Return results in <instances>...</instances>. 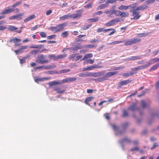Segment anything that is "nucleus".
Masks as SVG:
<instances>
[{"label":"nucleus","instance_id":"obj_22","mask_svg":"<svg viewBox=\"0 0 159 159\" xmlns=\"http://www.w3.org/2000/svg\"><path fill=\"white\" fill-rule=\"evenodd\" d=\"M141 58V56H132L129 58H127L128 61H133L140 59Z\"/></svg>","mask_w":159,"mask_h":159},{"label":"nucleus","instance_id":"obj_1","mask_svg":"<svg viewBox=\"0 0 159 159\" xmlns=\"http://www.w3.org/2000/svg\"><path fill=\"white\" fill-rule=\"evenodd\" d=\"M35 61L37 63L40 64L47 63L49 62V60L46 59L45 56L42 54L38 55Z\"/></svg>","mask_w":159,"mask_h":159},{"label":"nucleus","instance_id":"obj_20","mask_svg":"<svg viewBox=\"0 0 159 159\" xmlns=\"http://www.w3.org/2000/svg\"><path fill=\"white\" fill-rule=\"evenodd\" d=\"M118 8L119 10L121 11L126 10L129 9L128 6H126L125 5H121L120 6L118 7Z\"/></svg>","mask_w":159,"mask_h":159},{"label":"nucleus","instance_id":"obj_51","mask_svg":"<svg viewBox=\"0 0 159 159\" xmlns=\"http://www.w3.org/2000/svg\"><path fill=\"white\" fill-rule=\"evenodd\" d=\"M155 1V0H147L145 2L146 4H149L153 3Z\"/></svg>","mask_w":159,"mask_h":159},{"label":"nucleus","instance_id":"obj_15","mask_svg":"<svg viewBox=\"0 0 159 159\" xmlns=\"http://www.w3.org/2000/svg\"><path fill=\"white\" fill-rule=\"evenodd\" d=\"M70 18H71V14H69L64 15L63 16L60 17H59L60 20H62L68 19Z\"/></svg>","mask_w":159,"mask_h":159},{"label":"nucleus","instance_id":"obj_24","mask_svg":"<svg viewBox=\"0 0 159 159\" xmlns=\"http://www.w3.org/2000/svg\"><path fill=\"white\" fill-rule=\"evenodd\" d=\"M94 98V97H89L87 98H86L84 101L85 103L89 106H90L89 104V102H90L92 99Z\"/></svg>","mask_w":159,"mask_h":159},{"label":"nucleus","instance_id":"obj_57","mask_svg":"<svg viewBox=\"0 0 159 159\" xmlns=\"http://www.w3.org/2000/svg\"><path fill=\"white\" fill-rule=\"evenodd\" d=\"M40 35L42 38H45L46 36V34L43 32H40Z\"/></svg>","mask_w":159,"mask_h":159},{"label":"nucleus","instance_id":"obj_64","mask_svg":"<svg viewBox=\"0 0 159 159\" xmlns=\"http://www.w3.org/2000/svg\"><path fill=\"white\" fill-rule=\"evenodd\" d=\"M112 127L113 129L115 130H117L118 129V127L116 125H112Z\"/></svg>","mask_w":159,"mask_h":159},{"label":"nucleus","instance_id":"obj_28","mask_svg":"<svg viewBox=\"0 0 159 159\" xmlns=\"http://www.w3.org/2000/svg\"><path fill=\"white\" fill-rule=\"evenodd\" d=\"M69 31H65L61 33V36L63 38H66L68 37V36L69 35Z\"/></svg>","mask_w":159,"mask_h":159},{"label":"nucleus","instance_id":"obj_8","mask_svg":"<svg viewBox=\"0 0 159 159\" xmlns=\"http://www.w3.org/2000/svg\"><path fill=\"white\" fill-rule=\"evenodd\" d=\"M53 90L56 91L57 93L60 94H62L65 92V90L64 89L58 86L54 87Z\"/></svg>","mask_w":159,"mask_h":159},{"label":"nucleus","instance_id":"obj_12","mask_svg":"<svg viewBox=\"0 0 159 159\" xmlns=\"http://www.w3.org/2000/svg\"><path fill=\"white\" fill-rule=\"evenodd\" d=\"M71 18L75 19L80 17L81 16V13L80 10H78L76 11V13L71 14Z\"/></svg>","mask_w":159,"mask_h":159},{"label":"nucleus","instance_id":"obj_49","mask_svg":"<svg viewBox=\"0 0 159 159\" xmlns=\"http://www.w3.org/2000/svg\"><path fill=\"white\" fill-rule=\"evenodd\" d=\"M141 104L142 107L143 108H145L146 107V103L145 101L143 100H142L141 101Z\"/></svg>","mask_w":159,"mask_h":159},{"label":"nucleus","instance_id":"obj_34","mask_svg":"<svg viewBox=\"0 0 159 159\" xmlns=\"http://www.w3.org/2000/svg\"><path fill=\"white\" fill-rule=\"evenodd\" d=\"M124 42L125 41H114L113 42H110L109 44L110 45L116 44L121 43H122Z\"/></svg>","mask_w":159,"mask_h":159},{"label":"nucleus","instance_id":"obj_40","mask_svg":"<svg viewBox=\"0 0 159 159\" xmlns=\"http://www.w3.org/2000/svg\"><path fill=\"white\" fill-rule=\"evenodd\" d=\"M39 50H33L30 52V54L32 55H35L38 53Z\"/></svg>","mask_w":159,"mask_h":159},{"label":"nucleus","instance_id":"obj_47","mask_svg":"<svg viewBox=\"0 0 159 159\" xmlns=\"http://www.w3.org/2000/svg\"><path fill=\"white\" fill-rule=\"evenodd\" d=\"M92 6V4L91 3H89L88 4L85 5L84 7L85 8L89 9L91 8Z\"/></svg>","mask_w":159,"mask_h":159},{"label":"nucleus","instance_id":"obj_42","mask_svg":"<svg viewBox=\"0 0 159 159\" xmlns=\"http://www.w3.org/2000/svg\"><path fill=\"white\" fill-rule=\"evenodd\" d=\"M89 72L86 74L83 73H81L79 74V76L80 77H87L89 76Z\"/></svg>","mask_w":159,"mask_h":159},{"label":"nucleus","instance_id":"obj_32","mask_svg":"<svg viewBox=\"0 0 159 159\" xmlns=\"http://www.w3.org/2000/svg\"><path fill=\"white\" fill-rule=\"evenodd\" d=\"M92 26L91 24H89L87 25L84 26V27H81L80 28V30L82 31H84L86 30L89 28L90 27Z\"/></svg>","mask_w":159,"mask_h":159},{"label":"nucleus","instance_id":"obj_56","mask_svg":"<svg viewBox=\"0 0 159 159\" xmlns=\"http://www.w3.org/2000/svg\"><path fill=\"white\" fill-rule=\"evenodd\" d=\"M102 13V12L101 11H99L96 12H95L93 14L94 16L97 15H100Z\"/></svg>","mask_w":159,"mask_h":159},{"label":"nucleus","instance_id":"obj_33","mask_svg":"<svg viewBox=\"0 0 159 159\" xmlns=\"http://www.w3.org/2000/svg\"><path fill=\"white\" fill-rule=\"evenodd\" d=\"M133 44L132 39H129L125 41L124 43L125 46H128Z\"/></svg>","mask_w":159,"mask_h":159},{"label":"nucleus","instance_id":"obj_52","mask_svg":"<svg viewBox=\"0 0 159 159\" xmlns=\"http://www.w3.org/2000/svg\"><path fill=\"white\" fill-rule=\"evenodd\" d=\"M94 80L96 82H101L103 81L102 77H99L96 79H94Z\"/></svg>","mask_w":159,"mask_h":159},{"label":"nucleus","instance_id":"obj_38","mask_svg":"<svg viewBox=\"0 0 159 159\" xmlns=\"http://www.w3.org/2000/svg\"><path fill=\"white\" fill-rule=\"evenodd\" d=\"M99 20V18L96 17L95 18L93 19H89V21L91 22H95L98 21Z\"/></svg>","mask_w":159,"mask_h":159},{"label":"nucleus","instance_id":"obj_55","mask_svg":"<svg viewBox=\"0 0 159 159\" xmlns=\"http://www.w3.org/2000/svg\"><path fill=\"white\" fill-rule=\"evenodd\" d=\"M123 114L122 116L123 117L127 116L128 115V112L126 110L123 111Z\"/></svg>","mask_w":159,"mask_h":159},{"label":"nucleus","instance_id":"obj_48","mask_svg":"<svg viewBox=\"0 0 159 159\" xmlns=\"http://www.w3.org/2000/svg\"><path fill=\"white\" fill-rule=\"evenodd\" d=\"M66 56L67 55L66 54H62L58 55L57 56L58 60L59 59L63 58L66 57Z\"/></svg>","mask_w":159,"mask_h":159},{"label":"nucleus","instance_id":"obj_53","mask_svg":"<svg viewBox=\"0 0 159 159\" xmlns=\"http://www.w3.org/2000/svg\"><path fill=\"white\" fill-rule=\"evenodd\" d=\"M154 63V62L153 60V59H152L148 61L147 64L145 65H148V66H147V67H149L151 64H152Z\"/></svg>","mask_w":159,"mask_h":159},{"label":"nucleus","instance_id":"obj_23","mask_svg":"<svg viewBox=\"0 0 159 159\" xmlns=\"http://www.w3.org/2000/svg\"><path fill=\"white\" fill-rule=\"evenodd\" d=\"M35 17V16L34 15H32L25 19L24 20L25 22H28L30 20L34 19Z\"/></svg>","mask_w":159,"mask_h":159},{"label":"nucleus","instance_id":"obj_26","mask_svg":"<svg viewBox=\"0 0 159 159\" xmlns=\"http://www.w3.org/2000/svg\"><path fill=\"white\" fill-rule=\"evenodd\" d=\"M48 57L51 60H52L54 61L58 60L57 56H56L54 54L49 55L48 56Z\"/></svg>","mask_w":159,"mask_h":159},{"label":"nucleus","instance_id":"obj_45","mask_svg":"<svg viewBox=\"0 0 159 159\" xmlns=\"http://www.w3.org/2000/svg\"><path fill=\"white\" fill-rule=\"evenodd\" d=\"M96 46L94 45H89V44L84 46V47L85 48H96Z\"/></svg>","mask_w":159,"mask_h":159},{"label":"nucleus","instance_id":"obj_36","mask_svg":"<svg viewBox=\"0 0 159 159\" xmlns=\"http://www.w3.org/2000/svg\"><path fill=\"white\" fill-rule=\"evenodd\" d=\"M20 41H21V39H17L16 38L12 39L10 40V42H13L15 43H16L17 42H19Z\"/></svg>","mask_w":159,"mask_h":159},{"label":"nucleus","instance_id":"obj_6","mask_svg":"<svg viewBox=\"0 0 159 159\" xmlns=\"http://www.w3.org/2000/svg\"><path fill=\"white\" fill-rule=\"evenodd\" d=\"M66 25L65 23H63L56 26L57 31V32L62 31L64 29V27Z\"/></svg>","mask_w":159,"mask_h":159},{"label":"nucleus","instance_id":"obj_27","mask_svg":"<svg viewBox=\"0 0 159 159\" xmlns=\"http://www.w3.org/2000/svg\"><path fill=\"white\" fill-rule=\"evenodd\" d=\"M129 13L127 11H123L121 12L120 14V16L122 17H126L129 16Z\"/></svg>","mask_w":159,"mask_h":159},{"label":"nucleus","instance_id":"obj_21","mask_svg":"<svg viewBox=\"0 0 159 159\" xmlns=\"http://www.w3.org/2000/svg\"><path fill=\"white\" fill-rule=\"evenodd\" d=\"M108 6V4L107 3V2L106 1L105 3L102 4L98 6L97 8V10H99L101 9H104L107 7Z\"/></svg>","mask_w":159,"mask_h":159},{"label":"nucleus","instance_id":"obj_46","mask_svg":"<svg viewBox=\"0 0 159 159\" xmlns=\"http://www.w3.org/2000/svg\"><path fill=\"white\" fill-rule=\"evenodd\" d=\"M70 71V70L69 69H64V70H60L59 71V73H66Z\"/></svg>","mask_w":159,"mask_h":159},{"label":"nucleus","instance_id":"obj_18","mask_svg":"<svg viewBox=\"0 0 159 159\" xmlns=\"http://www.w3.org/2000/svg\"><path fill=\"white\" fill-rule=\"evenodd\" d=\"M138 109V108L137 104L136 103L133 104L132 105L129 107L128 108V110L131 111H134L137 110Z\"/></svg>","mask_w":159,"mask_h":159},{"label":"nucleus","instance_id":"obj_4","mask_svg":"<svg viewBox=\"0 0 159 159\" xmlns=\"http://www.w3.org/2000/svg\"><path fill=\"white\" fill-rule=\"evenodd\" d=\"M105 72V71H102L98 72H94L93 73H91L89 72V76H93L94 77H96L100 76L101 75H103Z\"/></svg>","mask_w":159,"mask_h":159},{"label":"nucleus","instance_id":"obj_13","mask_svg":"<svg viewBox=\"0 0 159 159\" xmlns=\"http://www.w3.org/2000/svg\"><path fill=\"white\" fill-rule=\"evenodd\" d=\"M15 10L13 9L10 8L9 9H6L4 10L0 13L1 15L9 14L11 13L14 11Z\"/></svg>","mask_w":159,"mask_h":159},{"label":"nucleus","instance_id":"obj_63","mask_svg":"<svg viewBox=\"0 0 159 159\" xmlns=\"http://www.w3.org/2000/svg\"><path fill=\"white\" fill-rule=\"evenodd\" d=\"M112 30H111L112 31H111L110 34H108V35H111L113 34H114L115 33V32H116V30L114 29L111 28Z\"/></svg>","mask_w":159,"mask_h":159},{"label":"nucleus","instance_id":"obj_30","mask_svg":"<svg viewBox=\"0 0 159 159\" xmlns=\"http://www.w3.org/2000/svg\"><path fill=\"white\" fill-rule=\"evenodd\" d=\"M28 46H21L20 47L19 49L20 51V52H24V50L28 48Z\"/></svg>","mask_w":159,"mask_h":159},{"label":"nucleus","instance_id":"obj_60","mask_svg":"<svg viewBox=\"0 0 159 159\" xmlns=\"http://www.w3.org/2000/svg\"><path fill=\"white\" fill-rule=\"evenodd\" d=\"M111 12L112 10L110 9L106 11L105 12H104V13L107 14H109L110 15H111Z\"/></svg>","mask_w":159,"mask_h":159},{"label":"nucleus","instance_id":"obj_50","mask_svg":"<svg viewBox=\"0 0 159 159\" xmlns=\"http://www.w3.org/2000/svg\"><path fill=\"white\" fill-rule=\"evenodd\" d=\"M50 29L52 31H54L55 33L57 32V28L56 27V26L55 27V26L50 27Z\"/></svg>","mask_w":159,"mask_h":159},{"label":"nucleus","instance_id":"obj_19","mask_svg":"<svg viewBox=\"0 0 159 159\" xmlns=\"http://www.w3.org/2000/svg\"><path fill=\"white\" fill-rule=\"evenodd\" d=\"M148 8V7L145 5H142L136 7V10L138 11H142L145 9H147Z\"/></svg>","mask_w":159,"mask_h":159},{"label":"nucleus","instance_id":"obj_11","mask_svg":"<svg viewBox=\"0 0 159 159\" xmlns=\"http://www.w3.org/2000/svg\"><path fill=\"white\" fill-rule=\"evenodd\" d=\"M132 81V80H127L121 81L118 83V84L120 87H121V86L124 85H126L127 84L131 83Z\"/></svg>","mask_w":159,"mask_h":159},{"label":"nucleus","instance_id":"obj_43","mask_svg":"<svg viewBox=\"0 0 159 159\" xmlns=\"http://www.w3.org/2000/svg\"><path fill=\"white\" fill-rule=\"evenodd\" d=\"M22 2V1H20L19 2H17L15 4H13L12 5V7H15L17 6H18L20 4H21Z\"/></svg>","mask_w":159,"mask_h":159},{"label":"nucleus","instance_id":"obj_25","mask_svg":"<svg viewBox=\"0 0 159 159\" xmlns=\"http://www.w3.org/2000/svg\"><path fill=\"white\" fill-rule=\"evenodd\" d=\"M86 35H79L77 36V38H79L78 39H75L76 41L77 42H82L84 41V40L82 39H81V38L83 37L86 36Z\"/></svg>","mask_w":159,"mask_h":159},{"label":"nucleus","instance_id":"obj_44","mask_svg":"<svg viewBox=\"0 0 159 159\" xmlns=\"http://www.w3.org/2000/svg\"><path fill=\"white\" fill-rule=\"evenodd\" d=\"M159 66V65H156L153 66L151 67L150 69V71H152L156 69Z\"/></svg>","mask_w":159,"mask_h":159},{"label":"nucleus","instance_id":"obj_10","mask_svg":"<svg viewBox=\"0 0 159 159\" xmlns=\"http://www.w3.org/2000/svg\"><path fill=\"white\" fill-rule=\"evenodd\" d=\"M22 14H19L16 15L11 16L9 17L10 20H13L16 19L18 20H20L22 19L21 16H22Z\"/></svg>","mask_w":159,"mask_h":159},{"label":"nucleus","instance_id":"obj_7","mask_svg":"<svg viewBox=\"0 0 159 159\" xmlns=\"http://www.w3.org/2000/svg\"><path fill=\"white\" fill-rule=\"evenodd\" d=\"M148 65H142L138 66L137 67L133 68L131 69V70L132 71H135L136 72L135 73H137V71L138 70L143 69L147 67Z\"/></svg>","mask_w":159,"mask_h":159},{"label":"nucleus","instance_id":"obj_2","mask_svg":"<svg viewBox=\"0 0 159 159\" xmlns=\"http://www.w3.org/2000/svg\"><path fill=\"white\" fill-rule=\"evenodd\" d=\"M137 10L136 9H131L130 10V12H131L132 14L131 15V16H133V18H131V20H137L139 19L141 16L139 12L137 11Z\"/></svg>","mask_w":159,"mask_h":159},{"label":"nucleus","instance_id":"obj_39","mask_svg":"<svg viewBox=\"0 0 159 159\" xmlns=\"http://www.w3.org/2000/svg\"><path fill=\"white\" fill-rule=\"evenodd\" d=\"M43 46L42 45H39L35 46H31L30 47V48H41L43 47Z\"/></svg>","mask_w":159,"mask_h":159},{"label":"nucleus","instance_id":"obj_17","mask_svg":"<svg viewBox=\"0 0 159 159\" xmlns=\"http://www.w3.org/2000/svg\"><path fill=\"white\" fill-rule=\"evenodd\" d=\"M18 28L17 27H15L14 26L10 25L8 28V30L11 31H16L18 33H20L21 31L22 30H19L17 31Z\"/></svg>","mask_w":159,"mask_h":159},{"label":"nucleus","instance_id":"obj_61","mask_svg":"<svg viewBox=\"0 0 159 159\" xmlns=\"http://www.w3.org/2000/svg\"><path fill=\"white\" fill-rule=\"evenodd\" d=\"M52 11L51 10H49L46 11V15L47 16L50 15L52 13Z\"/></svg>","mask_w":159,"mask_h":159},{"label":"nucleus","instance_id":"obj_58","mask_svg":"<svg viewBox=\"0 0 159 159\" xmlns=\"http://www.w3.org/2000/svg\"><path fill=\"white\" fill-rule=\"evenodd\" d=\"M85 56L88 59V58H90L92 57L93 55L92 54L90 53H87V54H85Z\"/></svg>","mask_w":159,"mask_h":159},{"label":"nucleus","instance_id":"obj_31","mask_svg":"<svg viewBox=\"0 0 159 159\" xmlns=\"http://www.w3.org/2000/svg\"><path fill=\"white\" fill-rule=\"evenodd\" d=\"M132 42L133 44H136L137 43H139L141 41V39H137V38H134L133 39H131Z\"/></svg>","mask_w":159,"mask_h":159},{"label":"nucleus","instance_id":"obj_37","mask_svg":"<svg viewBox=\"0 0 159 159\" xmlns=\"http://www.w3.org/2000/svg\"><path fill=\"white\" fill-rule=\"evenodd\" d=\"M149 35V33H140L138 34L137 35V36L139 37H145L148 35Z\"/></svg>","mask_w":159,"mask_h":159},{"label":"nucleus","instance_id":"obj_59","mask_svg":"<svg viewBox=\"0 0 159 159\" xmlns=\"http://www.w3.org/2000/svg\"><path fill=\"white\" fill-rule=\"evenodd\" d=\"M86 62L88 63L89 64H92L94 63V61L93 60L91 59H89V60H87Z\"/></svg>","mask_w":159,"mask_h":159},{"label":"nucleus","instance_id":"obj_14","mask_svg":"<svg viewBox=\"0 0 159 159\" xmlns=\"http://www.w3.org/2000/svg\"><path fill=\"white\" fill-rule=\"evenodd\" d=\"M102 67L101 66H89L85 68H84V70H92L95 68H100Z\"/></svg>","mask_w":159,"mask_h":159},{"label":"nucleus","instance_id":"obj_9","mask_svg":"<svg viewBox=\"0 0 159 159\" xmlns=\"http://www.w3.org/2000/svg\"><path fill=\"white\" fill-rule=\"evenodd\" d=\"M77 79L76 77H70L67 78L62 80L63 83H65L67 82H70L75 81Z\"/></svg>","mask_w":159,"mask_h":159},{"label":"nucleus","instance_id":"obj_29","mask_svg":"<svg viewBox=\"0 0 159 159\" xmlns=\"http://www.w3.org/2000/svg\"><path fill=\"white\" fill-rule=\"evenodd\" d=\"M118 71L110 72L107 73L106 74L108 77L115 75L117 74Z\"/></svg>","mask_w":159,"mask_h":159},{"label":"nucleus","instance_id":"obj_54","mask_svg":"<svg viewBox=\"0 0 159 159\" xmlns=\"http://www.w3.org/2000/svg\"><path fill=\"white\" fill-rule=\"evenodd\" d=\"M118 0H107V3L108 4L110 3H113L114 2H115L117 1Z\"/></svg>","mask_w":159,"mask_h":159},{"label":"nucleus","instance_id":"obj_41","mask_svg":"<svg viewBox=\"0 0 159 159\" xmlns=\"http://www.w3.org/2000/svg\"><path fill=\"white\" fill-rule=\"evenodd\" d=\"M122 143L127 142L128 143H130L131 142L130 140L128 139L127 138H125L124 139H122L121 141Z\"/></svg>","mask_w":159,"mask_h":159},{"label":"nucleus","instance_id":"obj_5","mask_svg":"<svg viewBox=\"0 0 159 159\" xmlns=\"http://www.w3.org/2000/svg\"><path fill=\"white\" fill-rule=\"evenodd\" d=\"M56 67L54 65H51L47 66H40L36 67L37 69H42L44 68L45 70H48L54 68Z\"/></svg>","mask_w":159,"mask_h":159},{"label":"nucleus","instance_id":"obj_35","mask_svg":"<svg viewBox=\"0 0 159 159\" xmlns=\"http://www.w3.org/2000/svg\"><path fill=\"white\" fill-rule=\"evenodd\" d=\"M137 5V3H134L132 4H130L129 6V9L131 8L132 9H136V7Z\"/></svg>","mask_w":159,"mask_h":159},{"label":"nucleus","instance_id":"obj_16","mask_svg":"<svg viewBox=\"0 0 159 159\" xmlns=\"http://www.w3.org/2000/svg\"><path fill=\"white\" fill-rule=\"evenodd\" d=\"M63 83L62 81V82H58L55 81L49 82L48 84L50 86L52 87L55 85L61 84Z\"/></svg>","mask_w":159,"mask_h":159},{"label":"nucleus","instance_id":"obj_3","mask_svg":"<svg viewBox=\"0 0 159 159\" xmlns=\"http://www.w3.org/2000/svg\"><path fill=\"white\" fill-rule=\"evenodd\" d=\"M120 21L119 19L118 18L113 19L110 21L107 22L105 24V26L107 27H109L112 26L116 23Z\"/></svg>","mask_w":159,"mask_h":159},{"label":"nucleus","instance_id":"obj_62","mask_svg":"<svg viewBox=\"0 0 159 159\" xmlns=\"http://www.w3.org/2000/svg\"><path fill=\"white\" fill-rule=\"evenodd\" d=\"M102 80H103V81L107 80L108 79V77L106 74L105 75L102 76Z\"/></svg>","mask_w":159,"mask_h":159}]
</instances>
